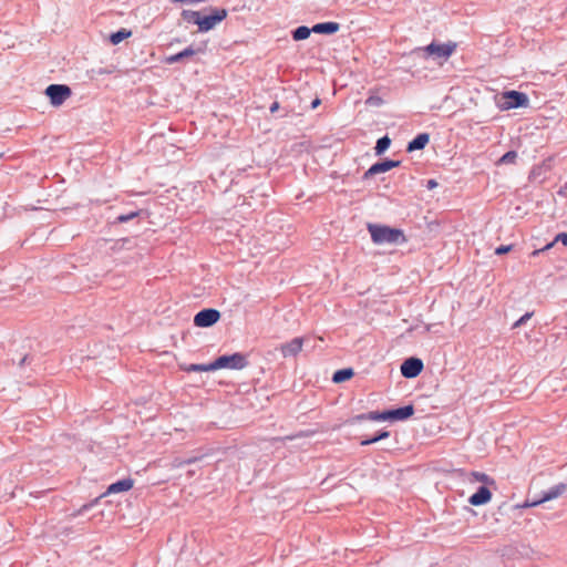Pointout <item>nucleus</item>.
I'll list each match as a JSON object with an SVG mask.
<instances>
[{
  "label": "nucleus",
  "mask_w": 567,
  "mask_h": 567,
  "mask_svg": "<svg viewBox=\"0 0 567 567\" xmlns=\"http://www.w3.org/2000/svg\"><path fill=\"white\" fill-rule=\"evenodd\" d=\"M368 230L371 239L377 245H401L406 241L404 233L399 228L384 225L369 224Z\"/></svg>",
  "instance_id": "1"
},
{
  "label": "nucleus",
  "mask_w": 567,
  "mask_h": 567,
  "mask_svg": "<svg viewBox=\"0 0 567 567\" xmlns=\"http://www.w3.org/2000/svg\"><path fill=\"white\" fill-rule=\"evenodd\" d=\"M414 408L412 404L383 412H369L357 416L358 420L370 421H403L412 416Z\"/></svg>",
  "instance_id": "2"
},
{
  "label": "nucleus",
  "mask_w": 567,
  "mask_h": 567,
  "mask_svg": "<svg viewBox=\"0 0 567 567\" xmlns=\"http://www.w3.org/2000/svg\"><path fill=\"white\" fill-rule=\"evenodd\" d=\"M455 49H456V44L453 42H449V43L431 42L426 47L416 48L414 50V52L422 53L424 58L432 56L434 59L446 60L453 54Z\"/></svg>",
  "instance_id": "3"
},
{
  "label": "nucleus",
  "mask_w": 567,
  "mask_h": 567,
  "mask_svg": "<svg viewBox=\"0 0 567 567\" xmlns=\"http://www.w3.org/2000/svg\"><path fill=\"white\" fill-rule=\"evenodd\" d=\"M528 104L529 99L525 93L512 90L502 94L498 106L501 110L507 111L512 109L527 107Z\"/></svg>",
  "instance_id": "4"
},
{
  "label": "nucleus",
  "mask_w": 567,
  "mask_h": 567,
  "mask_svg": "<svg viewBox=\"0 0 567 567\" xmlns=\"http://www.w3.org/2000/svg\"><path fill=\"white\" fill-rule=\"evenodd\" d=\"M133 486H134V480L131 477H125L123 480L114 482L107 486L106 491L101 496L95 498L92 503L83 505L81 511H86V509L91 508L102 497H105V496H109L112 494L128 492L131 488H133Z\"/></svg>",
  "instance_id": "5"
},
{
  "label": "nucleus",
  "mask_w": 567,
  "mask_h": 567,
  "mask_svg": "<svg viewBox=\"0 0 567 567\" xmlns=\"http://www.w3.org/2000/svg\"><path fill=\"white\" fill-rule=\"evenodd\" d=\"M214 370L219 369H235L240 370L247 365V360L241 353H234L231 355H221L214 362Z\"/></svg>",
  "instance_id": "6"
},
{
  "label": "nucleus",
  "mask_w": 567,
  "mask_h": 567,
  "mask_svg": "<svg viewBox=\"0 0 567 567\" xmlns=\"http://www.w3.org/2000/svg\"><path fill=\"white\" fill-rule=\"evenodd\" d=\"M45 95L53 106H60L72 95V91L64 84H51L45 89Z\"/></svg>",
  "instance_id": "7"
},
{
  "label": "nucleus",
  "mask_w": 567,
  "mask_h": 567,
  "mask_svg": "<svg viewBox=\"0 0 567 567\" xmlns=\"http://www.w3.org/2000/svg\"><path fill=\"white\" fill-rule=\"evenodd\" d=\"M566 489H567V485L565 483H559V484L550 487L548 491L544 492L543 496L540 498L533 499V501L527 498L520 507L528 508V507L538 506L545 502H548V501L559 497L560 495H563L566 492Z\"/></svg>",
  "instance_id": "8"
},
{
  "label": "nucleus",
  "mask_w": 567,
  "mask_h": 567,
  "mask_svg": "<svg viewBox=\"0 0 567 567\" xmlns=\"http://www.w3.org/2000/svg\"><path fill=\"white\" fill-rule=\"evenodd\" d=\"M227 17L226 9H215L212 14L200 17L198 21V29L200 32H207L216 27L219 22L225 20Z\"/></svg>",
  "instance_id": "9"
},
{
  "label": "nucleus",
  "mask_w": 567,
  "mask_h": 567,
  "mask_svg": "<svg viewBox=\"0 0 567 567\" xmlns=\"http://www.w3.org/2000/svg\"><path fill=\"white\" fill-rule=\"evenodd\" d=\"M423 361L419 358H409L401 364V374L406 379L417 377L423 370Z\"/></svg>",
  "instance_id": "10"
},
{
  "label": "nucleus",
  "mask_w": 567,
  "mask_h": 567,
  "mask_svg": "<svg viewBox=\"0 0 567 567\" xmlns=\"http://www.w3.org/2000/svg\"><path fill=\"white\" fill-rule=\"evenodd\" d=\"M220 318V313L216 309H204L199 311L195 318L194 323L197 327H210L216 323Z\"/></svg>",
  "instance_id": "11"
},
{
  "label": "nucleus",
  "mask_w": 567,
  "mask_h": 567,
  "mask_svg": "<svg viewBox=\"0 0 567 567\" xmlns=\"http://www.w3.org/2000/svg\"><path fill=\"white\" fill-rule=\"evenodd\" d=\"M400 163H401L400 161H393V159H384L382 162L374 163L363 174V179H368L371 176H374L377 174L385 173L394 167H398L400 165Z\"/></svg>",
  "instance_id": "12"
},
{
  "label": "nucleus",
  "mask_w": 567,
  "mask_h": 567,
  "mask_svg": "<svg viewBox=\"0 0 567 567\" xmlns=\"http://www.w3.org/2000/svg\"><path fill=\"white\" fill-rule=\"evenodd\" d=\"M492 499V492L485 485H482L477 491L468 497V503L473 506H482Z\"/></svg>",
  "instance_id": "13"
},
{
  "label": "nucleus",
  "mask_w": 567,
  "mask_h": 567,
  "mask_svg": "<svg viewBox=\"0 0 567 567\" xmlns=\"http://www.w3.org/2000/svg\"><path fill=\"white\" fill-rule=\"evenodd\" d=\"M302 349V339L295 338L290 342L280 346V351L285 358L293 357Z\"/></svg>",
  "instance_id": "14"
},
{
  "label": "nucleus",
  "mask_w": 567,
  "mask_h": 567,
  "mask_svg": "<svg viewBox=\"0 0 567 567\" xmlns=\"http://www.w3.org/2000/svg\"><path fill=\"white\" fill-rule=\"evenodd\" d=\"M430 142V134L420 133L412 141L408 143L406 151L414 152L423 150Z\"/></svg>",
  "instance_id": "15"
},
{
  "label": "nucleus",
  "mask_w": 567,
  "mask_h": 567,
  "mask_svg": "<svg viewBox=\"0 0 567 567\" xmlns=\"http://www.w3.org/2000/svg\"><path fill=\"white\" fill-rule=\"evenodd\" d=\"M311 32L319 33V23L315 24L311 29L305 25L299 27L293 31L292 37L296 41H300L307 39Z\"/></svg>",
  "instance_id": "16"
},
{
  "label": "nucleus",
  "mask_w": 567,
  "mask_h": 567,
  "mask_svg": "<svg viewBox=\"0 0 567 567\" xmlns=\"http://www.w3.org/2000/svg\"><path fill=\"white\" fill-rule=\"evenodd\" d=\"M195 53H196V50H194L192 47H188V48L184 49L183 51H181V52H178L176 54L167 56L165 59V62L168 63V64H173V63L182 61L184 58L192 56Z\"/></svg>",
  "instance_id": "17"
},
{
  "label": "nucleus",
  "mask_w": 567,
  "mask_h": 567,
  "mask_svg": "<svg viewBox=\"0 0 567 567\" xmlns=\"http://www.w3.org/2000/svg\"><path fill=\"white\" fill-rule=\"evenodd\" d=\"M353 375H354L353 369L352 368H346V369H341V370L336 371L333 373L331 380H332L333 383H341V382L350 380Z\"/></svg>",
  "instance_id": "18"
},
{
  "label": "nucleus",
  "mask_w": 567,
  "mask_h": 567,
  "mask_svg": "<svg viewBox=\"0 0 567 567\" xmlns=\"http://www.w3.org/2000/svg\"><path fill=\"white\" fill-rule=\"evenodd\" d=\"M470 477H471L470 481L481 482L485 486H488V485L494 486L495 485V480L482 472L473 471L470 473Z\"/></svg>",
  "instance_id": "19"
},
{
  "label": "nucleus",
  "mask_w": 567,
  "mask_h": 567,
  "mask_svg": "<svg viewBox=\"0 0 567 567\" xmlns=\"http://www.w3.org/2000/svg\"><path fill=\"white\" fill-rule=\"evenodd\" d=\"M213 362L209 364H189V365H182V369L186 372H208V371H215L214 370Z\"/></svg>",
  "instance_id": "20"
},
{
  "label": "nucleus",
  "mask_w": 567,
  "mask_h": 567,
  "mask_svg": "<svg viewBox=\"0 0 567 567\" xmlns=\"http://www.w3.org/2000/svg\"><path fill=\"white\" fill-rule=\"evenodd\" d=\"M391 145V140L388 135H384L382 137H380L378 141H377V144H375V154L377 155H381L383 154Z\"/></svg>",
  "instance_id": "21"
},
{
  "label": "nucleus",
  "mask_w": 567,
  "mask_h": 567,
  "mask_svg": "<svg viewBox=\"0 0 567 567\" xmlns=\"http://www.w3.org/2000/svg\"><path fill=\"white\" fill-rule=\"evenodd\" d=\"M340 30V24L338 22L329 21L321 22V34L331 35Z\"/></svg>",
  "instance_id": "22"
},
{
  "label": "nucleus",
  "mask_w": 567,
  "mask_h": 567,
  "mask_svg": "<svg viewBox=\"0 0 567 567\" xmlns=\"http://www.w3.org/2000/svg\"><path fill=\"white\" fill-rule=\"evenodd\" d=\"M389 436H390V433L388 431H385V430H382V431H379L375 435L362 440L361 441V445L373 444V443H377V442H379L381 440H384V439H386Z\"/></svg>",
  "instance_id": "23"
},
{
  "label": "nucleus",
  "mask_w": 567,
  "mask_h": 567,
  "mask_svg": "<svg viewBox=\"0 0 567 567\" xmlns=\"http://www.w3.org/2000/svg\"><path fill=\"white\" fill-rule=\"evenodd\" d=\"M132 32L126 30V29H121L120 31L115 32V33H112L111 34V42L113 44H118L120 42H122L123 40L127 39L128 37H131Z\"/></svg>",
  "instance_id": "24"
},
{
  "label": "nucleus",
  "mask_w": 567,
  "mask_h": 567,
  "mask_svg": "<svg viewBox=\"0 0 567 567\" xmlns=\"http://www.w3.org/2000/svg\"><path fill=\"white\" fill-rule=\"evenodd\" d=\"M182 17L185 21L192 22L198 25V21H200V13L198 11L193 10H184L182 12Z\"/></svg>",
  "instance_id": "25"
},
{
  "label": "nucleus",
  "mask_w": 567,
  "mask_h": 567,
  "mask_svg": "<svg viewBox=\"0 0 567 567\" xmlns=\"http://www.w3.org/2000/svg\"><path fill=\"white\" fill-rule=\"evenodd\" d=\"M517 153L515 151H508L499 159L498 164H512L516 161Z\"/></svg>",
  "instance_id": "26"
},
{
  "label": "nucleus",
  "mask_w": 567,
  "mask_h": 567,
  "mask_svg": "<svg viewBox=\"0 0 567 567\" xmlns=\"http://www.w3.org/2000/svg\"><path fill=\"white\" fill-rule=\"evenodd\" d=\"M136 216H138V213H137V212H133V213H130V214H127V215H120V216L117 217V220H118L120 223H126V221H128V220L133 219V218H134V217H136Z\"/></svg>",
  "instance_id": "27"
},
{
  "label": "nucleus",
  "mask_w": 567,
  "mask_h": 567,
  "mask_svg": "<svg viewBox=\"0 0 567 567\" xmlns=\"http://www.w3.org/2000/svg\"><path fill=\"white\" fill-rule=\"evenodd\" d=\"M533 316V312H526L524 316H522L515 323H514V328H517L522 324H524L528 319H530V317Z\"/></svg>",
  "instance_id": "28"
},
{
  "label": "nucleus",
  "mask_w": 567,
  "mask_h": 567,
  "mask_svg": "<svg viewBox=\"0 0 567 567\" xmlns=\"http://www.w3.org/2000/svg\"><path fill=\"white\" fill-rule=\"evenodd\" d=\"M512 248H513L512 245H502V246H499V247H497L495 249V254L496 255H504V254H507L508 251H511Z\"/></svg>",
  "instance_id": "29"
},
{
  "label": "nucleus",
  "mask_w": 567,
  "mask_h": 567,
  "mask_svg": "<svg viewBox=\"0 0 567 567\" xmlns=\"http://www.w3.org/2000/svg\"><path fill=\"white\" fill-rule=\"evenodd\" d=\"M556 241L563 243V245L567 246V233H560L556 236Z\"/></svg>",
  "instance_id": "30"
},
{
  "label": "nucleus",
  "mask_w": 567,
  "mask_h": 567,
  "mask_svg": "<svg viewBox=\"0 0 567 567\" xmlns=\"http://www.w3.org/2000/svg\"><path fill=\"white\" fill-rule=\"evenodd\" d=\"M437 186V182L435 179H427L425 187L427 189H434Z\"/></svg>",
  "instance_id": "31"
},
{
  "label": "nucleus",
  "mask_w": 567,
  "mask_h": 567,
  "mask_svg": "<svg viewBox=\"0 0 567 567\" xmlns=\"http://www.w3.org/2000/svg\"><path fill=\"white\" fill-rule=\"evenodd\" d=\"M381 102V99H374V97H369L367 103L369 104H374V105H378L379 103Z\"/></svg>",
  "instance_id": "32"
},
{
  "label": "nucleus",
  "mask_w": 567,
  "mask_h": 567,
  "mask_svg": "<svg viewBox=\"0 0 567 567\" xmlns=\"http://www.w3.org/2000/svg\"><path fill=\"white\" fill-rule=\"evenodd\" d=\"M319 105H320L319 97H316V99L311 102V106H312L313 109H316V107H317V106H319Z\"/></svg>",
  "instance_id": "33"
},
{
  "label": "nucleus",
  "mask_w": 567,
  "mask_h": 567,
  "mask_svg": "<svg viewBox=\"0 0 567 567\" xmlns=\"http://www.w3.org/2000/svg\"><path fill=\"white\" fill-rule=\"evenodd\" d=\"M277 109H278V103L276 102V103H274V104L271 105L270 111H271V112H275Z\"/></svg>",
  "instance_id": "34"
},
{
  "label": "nucleus",
  "mask_w": 567,
  "mask_h": 567,
  "mask_svg": "<svg viewBox=\"0 0 567 567\" xmlns=\"http://www.w3.org/2000/svg\"><path fill=\"white\" fill-rule=\"evenodd\" d=\"M554 244H556V239H555V240H553V243L547 244V245L544 247V249H549L550 247H553V245H554Z\"/></svg>",
  "instance_id": "35"
},
{
  "label": "nucleus",
  "mask_w": 567,
  "mask_h": 567,
  "mask_svg": "<svg viewBox=\"0 0 567 567\" xmlns=\"http://www.w3.org/2000/svg\"><path fill=\"white\" fill-rule=\"evenodd\" d=\"M543 250H545V249L543 248ZM540 251H542V249H536V250H534V251L532 252V255H533V256H536V255H538Z\"/></svg>",
  "instance_id": "36"
},
{
  "label": "nucleus",
  "mask_w": 567,
  "mask_h": 567,
  "mask_svg": "<svg viewBox=\"0 0 567 567\" xmlns=\"http://www.w3.org/2000/svg\"><path fill=\"white\" fill-rule=\"evenodd\" d=\"M173 2H186V0H172Z\"/></svg>",
  "instance_id": "37"
}]
</instances>
